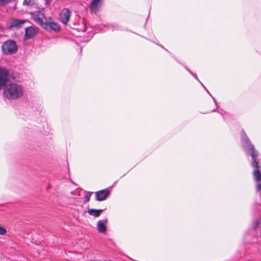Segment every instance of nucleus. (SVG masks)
Returning a JSON list of instances; mask_svg holds the SVG:
<instances>
[{"label": "nucleus", "mask_w": 261, "mask_h": 261, "mask_svg": "<svg viewBox=\"0 0 261 261\" xmlns=\"http://www.w3.org/2000/svg\"><path fill=\"white\" fill-rule=\"evenodd\" d=\"M242 134L241 139L243 147L246 153L251 157V166L254 169L252 174L255 180L259 182L261 181V166L259 165L260 159L258 158L259 152L252 144L244 130Z\"/></svg>", "instance_id": "nucleus-1"}, {"label": "nucleus", "mask_w": 261, "mask_h": 261, "mask_svg": "<svg viewBox=\"0 0 261 261\" xmlns=\"http://www.w3.org/2000/svg\"><path fill=\"white\" fill-rule=\"evenodd\" d=\"M23 90L20 85L11 83L5 88L4 95L9 99H17L23 95Z\"/></svg>", "instance_id": "nucleus-2"}, {"label": "nucleus", "mask_w": 261, "mask_h": 261, "mask_svg": "<svg viewBox=\"0 0 261 261\" xmlns=\"http://www.w3.org/2000/svg\"><path fill=\"white\" fill-rule=\"evenodd\" d=\"M17 49L15 41L11 39L4 42L2 46V52L5 55H13L17 52Z\"/></svg>", "instance_id": "nucleus-3"}, {"label": "nucleus", "mask_w": 261, "mask_h": 261, "mask_svg": "<svg viewBox=\"0 0 261 261\" xmlns=\"http://www.w3.org/2000/svg\"><path fill=\"white\" fill-rule=\"evenodd\" d=\"M10 80V75L8 70L5 68H0V90L7 86Z\"/></svg>", "instance_id": "nucleus-4"}, {"label": "nucleus", "mask_w": 261, "mask_h": 261, "mask_svg": "<svg viewBox=\"0 0 261 261\" xmlns=\"http://www.w3.org/2000/svg\"><path fill=\"white\" fill-rule=\"evenodd\" d=\"M32 17L34 20L43 28H44V24H46V21L47 18L45 17L43 13L39 11L31 13Z\"/></svg>", "instance_id": "nucleus-5"}, {"label": "nucleus", "mask_w": 261, "mask_h": 261, "mask_svg": "<svg viewBox=\"0 0 261 261\" xmlns=\"http://www.w3.org/2000/svg\"><path fill=\"white\" fill-rule=\"evenodd\" d=\"M44 25V29L49 31L54 30L57 32L59 31L61 29L60 25L57 22L53 21L50 17L48 18L46 24Z\"/></svg>", "instance_id": "nucleus-6"}, {"label": "nucleus", "mask_w": 261, "mask_h": 261, "mask_svg": "<svg viewBox=\"0 0 261 261\" xmlns=\"http://www.w3.org/2000/svg\"><path fill=\"white\" fill-rule=\"evenodd\" d=\"M71 15V11L67 8H64L59 15L60 21L64 24H67Z\"/></svg>", "instance_id": "nucleus-7"}, {"label": "nucleus", "mask_w": 261, "mask_h": 261, "mask_svg": "<svg viewBox=\"0 0 261 261\" xmlns=\"http://www.w3.org/2000/svg\"><path fill=\"white\" fill-rule=\"evenodd\" d=\"M110 191L108 189H105L95 192V199L97 201H103L109 195Z\"/></svg>", "instance_id": "nucleus-8"}, {"label": "nucleus", "mask_w": 261, "mask_h": 261, "mask_svg": "<svg viewBox=\"0 0 261 261\" xmlns=\"http://www.w3.org/2000/svg\"><path fill=\"white\" fill-rule=\"evenodd\" d=\"M38 29L33 27H29L25 29L24 39L28 40L33 38L38 33Z\"/></svg>", "instance_id": "nucleus-9"}, {"label": "nucleus", "mask_w": 261, "mask_h": 261, "mask_svg": "<svg viewBox=\"0 0 261 261\" xmlns=\"http://www.w3.org/2000/svg\"><path fill=\"white\" fill-rule=\"evenodd\" d=\"M102 5V0H92L89 5L91 12L96 13L98 11V8Z\"/></svg>", "instance_id": "nucleus-10"}, {"label": "nucleus", "mask_w": 261, "mask_h": 261, "mask_svg": "<svg viewBox=\"0 0 261 261\" xmlns=\"http://www.w3.org/2000/svg\"><path fill=\"white\" fill-rule=\"evenodd\" d=\"M107 223V219H104L101 220H99L97 225V229L98 232L100 233H104L106 232L107 230L106 224Z\"/></svg>", "instance_id": "nucleus-11"}, {"label": "nucleus", "mask_w": 261, "mask_h": 261, "mask_svg": "<svg viewBox=\"0 0 261 261\" xmlns=\"http://www.w3.org/2000/svg\"><path fill=\"white\" fill-rule=\"evenodd\" d=\"M25 22V20L15 19L11 22L10 27L19 29L21 28L22 24H23Z\"/></svg>", "instance_id": "nucleus-12"}, {"label": "nucleus", "mask_w": 261, "mask_h": 261, "mask_svg": "<svg viewBox=\"0 0 261 261\" xmlns=\"http://www.w3.org/2000/svg\"><path fill=\"white\" fill-rule=\"evenodd\" d=\"M103 211V210L102 209L96 210L88 208L87 212L90 216H92L95 217H98L100 215L101 213Z\"/></svg>", "instance_id": "nucleus-13"}, {"label": "nucleus", "mask_w": 261, "mask_h": 261, "mask_svg": "<svg viewBox=\"0 0 261 261\" xmlns=\"http://www.w3.org/2000/svg\"><path fill=\"white\" fill-rule=\"evenodd\" d=\"M35 4V0H24L23 4L29 6H32Z\"/></svg>", "instance_id": "nucleus-14"}, {"label": "nucleus", "mask_w": 261, "mask_h": 261, "mask_svg": "<svg viewBox=\"0 0 261 261\" xmlns=\"http://www.w3.org/2000/svg\"><path fill=\"white\" fill-rule=\"evenodd\" d=\"M93 194V192H88L85 196V202H88L90 201V199L91 195Z\"/></svg>", "instance_id": "nucleus-15"}, {"label": "nucleus", "mask_w": 261, "mask_h": 261, "mask_svg": "<svg viewBox=\"0 0 261 261\" xmlns=\"http://www.w3.org/2000/svg\"><path fill=\"white\" fill-rule=\"evenodd\" d=\"M6 233V229L0 226V234L1 235H4Z\"/></svg>", "instance_id": "nucleus-16"}, {"label": "nucleus", "mask_w": 261, "mask_h": 261, "mask_svg": "<svg viewBox=\"0 0 261 261\" xmlns=\"http://www.w3.org/2000/svg\"><path fill=\"white\" fill-rule=\"evenodd\" d=\"M10 2V0H0V5L5 6Z\"/></svg>", "instance_id": "nucleus-17"}, {"label": "nucleus", "mask_w": 261, "mask_h": 261, "mask_svg": "<svg viewBox=\"0 0 261 261\" xmlns=\"http://www.w3.org/2000/svg\"><path fill=\"white\" fill-rule=\"evenodd\" d=\"M256 189H257V191H260V190H261V184H258L257 185Z\"/></svg>", "instance_id": "nucleus-18"}]
</instances>
